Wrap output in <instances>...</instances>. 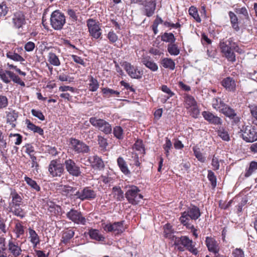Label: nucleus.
<instances>
[{
  "label": "nucleus",
  "mask_w": 257,
  "mask_h": 257,
  "mask_svg": "<svg viewBox=\"0 0 257 257\" xmlns=\"http://www.w3.org/2000/svg\"><path fill=\"white\" fill-rule=\"evenodd\" d=\"M219 47L223 56L228 61L232 63L236 61V56L234 52L241 54L242 51L232 38L221 41Z\"/></svg>",
  "instance_id": "obj_1"
},
{
  "label": "nucleus",
  "mask_w": 257,
  "mask_h": 257,
  "mask_svg": "<svg viewBox=\"0 0 257 257\" xmlns=\"http://www.w3.org/2000/svg\"><path fill=\"white\" fill-rule=\"evenodd\" d=\"M10 196L12 198V202L9 204L11 211L15 215L24 218L26 213L20 206L23 200L22 197L15 190L11 191Z\"/></svg>",
  "instance_id": "obj_2"
},
{
  "label": "nucleus",
  "mask_w": 257,
  "mask_h": 257,
  "mask_svg": "<svg viewBox=\"0 0 257 257\" xmlns=\"http://www.w3.org/2000/svg\"><path fill=\"white\" fill-rule=\"evenodd\" d=\"M140 191L141 190L137 186H130L125 193V197L130 203L132 205H137L143 198V196L140 193Z\"/></svg>",
  "instance_id": "obj_3"
},
{
  "label": "nucleus",
  "mask_w": 257,
  "mask_h": 257,
  "mask_svg": "<svg viewBox=\"0 0 257 257\" xmlns=\"http://www.w3.org/2000/svg\"><path fill=\"white\" fill-rule=\"evenodd\" d=\"M242 139L247 143H252L257 140V128L254 126H243L240 130Z\"/></svg>",
  "instance_id": "obj_4"
},
{
  "label": "nucleus",
  "mask_w": 257,
  "mask_h": 257,
  "mask_svg": "<svg viewBox=\"0 0 257 257\" xmlns=\"http://www.w3.org/2000/svg\"><path fill=\"white\" fill-rule=\"evenodd\" d=\"M89 122L93 126L97 127L105 134H109L112 132L111 125L103 119L91 117L89 118Z\"/></svg>",
  "instance_id": "obj_5"
},
{
  "label": "nucleus",
  "mask_w": 257,
  "mask_h": 257,
  "mask_svg": "<svg viewBox=\"0 0 257 257\" xmlns=\"http://www.w3.org/2000/svg\"><path fill=\"white\" fill-rule=\"evenodd\" d=\"M192 240L189 239L188 236H182L180 238L176 237L174 244L175 246L181 244L192 253L196 255L198 253V250L197 248L194 247V245L192 244Z\"/></svg>",
  "instance_id": "obj_6"
},
{
  "label": "nucleus",
  "mask_w": 257,
  "mask_h": 257,
  "mask_svg": "<svg viewBox=\"0 0 257 257\" xmlns=\"http://www.w3.org/2000/svg\"><path fill=\"white\" fill-rule=\"evenodd\" d=\"M127 74L133 79H140L143 75V71L138 70V67L134 66L130 63L124 61L121 64Z\"/></svg>",
  "instance_id": "obj_7"
},
{
  "label": "nucleus",
  "mask_w": 257,
  "mask_h": 257,
  "mask_svg": "<svg viewBox=\"0 0 257 257\" xmlns=\"http://www.w3.org/2000/svg\"><path fill=\"white\" fill-rule=\"evenodd\" d=\"M64 166L68 174L72 176L78 177L81 176L80 168L74 160L69 159L65 161Z\"/></svg>",
  "instance_id": "obj_8"
},
{
  "label": "nucleus",
  "mask_w": 257,
  "mask_h": 257,
  "mask_svg": "<svg viewBox=\"0 0 257 257\" xmlns=\"http://www.w3.org/2000/svg\"><path fill=\"white\" fill-rule=\"evenodd\" d=\"M67 218L77 224L84 225L86 223V219L83 216L82 213L78 210L71 209L66 213Z\"/></svg>",
  "instance_id": "obj_9"
},
{
  "label": "nucleus",
  "mask_w": 257,
  "mask_h": 257,
  "mask_svg": "<svg viewBox=\"0 0 257 257\" xmlns=\"http://www.w3.org/2000/svg\"><path fill=\"white\" fill-rule=\"evenodd\" d=\"M48 171L53 177H60L64 171V164L58 162L56 160H53L50 163Z\"/></svg>",
  "instance_id": "obj_10"
},
{
  "label": "nucleus",
  "mask_w": 257,
  "mask_h": 257,
  "mask_svg": "<svg viewBox=\"0 0 257 257\" xmlns=\"http://www.w3.org/2000/svg\"><path fill=\"white\" fill-rule=\"evenodd\" d=\"M99 25V22L93 19H89L87 21V25L90 35L96 39H98L101 35Z\"/></svg>",
  "instance_id": "obj_11"
},
{
  "label": "nucleus",
  "mask_w": 257,
  "mask_h": 257,
  "mask_svg": "<svg viewBox=\"0 0 257 257\" xmlns=\"http://www.w3.org/2000/svg\"><path fill=\"white\" fill-rule=\"evenodd\" d=\"M70 143L72 148L77 153H87L90 151L89 146L82 141L71 138Z\"/></svg>",
  "instance_id": "obj_12"
},
{
  "label": "nucleus",
  "mask_w": 257,
  "mask_h": 257,
  "mask_svg": "<svg viewBox=\"0 0 257 257\" xmlns=\"http://www.w3.org/2000/svg\"><path fill=\"white\" fill-rule=\"evenodd\" d=\"M201 214L200 210L197 206L191 205L190 207L188 208L187 211L181 213V216L196 220L199 218Z\"/></svg>",
  "instance_id": "obj_13"
},
{
  "label": "nucleus",
  "mask_w": 257,
  "mask_h": 257,
  "mask_svg": "<svg viewBox=\"0 0 257 257\" xmlns=\"http://www.w3.org/2000/svg\"><path fill=\"white\" fill-rule=\"evenodd\" d=\"M75 196L81 200H90L95 198L96 193L95 191L91 189L89 187H85L80 192L76 191Z\"/></svg>",
  "instance_id": "obj_14"
},
{
  "label": "nucleus",
  "mask_w": 257,
  "mask_h": 257,
  "mask_svg": "<svg viewBox=\"0 0 257 257\" xmlns=\"http://www.w3.org/2000/svg\"><path fill=\"white\" fill-rule=\"evenodd\" d=\"M205 244L209 251L213 253L215 255L218 254L220 250L219 244L214 238L206 237Z\"/></svg>",
  "instance_id": "obj_15"
},
{
  "label": "nucleus",
  "mask_w": 257,
  "mask_h": 257,
  "mask_svg": "<svg viewBox=\"0 0 257 257\" xmlns=\"http://www.w3.org/2000/svg\"><path fill=\"white\" fill-rule=\"evenodd\" d=\"M221 85L228 92H235L236 89V82L233 78L227 77L221 81Z\"/></svg>",
  "instance_id": "obj_16"
},
{
  "label": "nucleus",
  "mask_w": 257,
  "mask_h": 257,
  "mask_svg": "<svg viewBox=\"0 0 257 257\" xmlns=\"http://www.w3.org/2000/svg\"><path fill=\"white\" fill-rule=\"evenodd\" d=\"M202 115L204 118L211 124L220 125L222 123V120L220 117L214 115L212 113L209 111H204L202 112Z\"/></svg>",
  "instance_id": "obj_17"
},
{
  "label": "nucleus",
  "mask_w": 257,
  "mask_h": 257,
  "mask_svg": "<svg viewBox=\"0 0 257 257\" xmlns=\"http://www.w3.org/2000/svg\"><path fill=\"white\" fill-rule=\"evenodd\" d=\"M91 166L92 168L95 169L102 170L104 168V164L103 161L97 155L93 156L88 159Z\"/></svg>",
  "instance_id": "obj_18"
},
{
  "label": "nucleus",
  "mask_w": 257,
  "mask_h": 257,
  "mask_svg": "<svg viewBox=\"0 0 257 257\" xmlns=\"http://www.w3.org/2000/svg\"><path fill=\"white\" fill-rule=\"evenodd\" d=\"M58 190L60 191L61 193L64 196L67 197H71L72 196H75V193L76 191V188L73 187L68 185H60L58 188Z\"/></svg>",
  "instance_id": "obj_19"
},
{
  "label": "nucleus",
  "mask_w": 257,
  "mask_h": 257,
  "mask_svg": "<svg viewBox=\"0 0 257 257\" xmlns=\"http://www.w3.org/2000/svg\"><path fill=\"white\" fill-rule=\"evenodd\" d=\"M65 17H50L52 27L55 30H61L65 23Z\"/></svg>",
  "instance_id": "obj_20"
},
{
  "label": "nucleus",
  "mask_w": 257,
  "mask_h": 257,
  "mask_svg": "<svg viewBox=\"0 0 257 257\" xmlns=\"http://www.w3.org/2000/svg\"><path fill=\"white\" fill-rule=\"evenodd\" d=\"M142 62L143 64L152 71H156L158 69V65L149 56L144 57Z\"/></svg>",
  "instance_id": "obj_21"
},
{
  "label": "nucleus",
  "mask_w": 257,
  "mask_h": 257,
  "mask_svg": "<svg viewBox=\"0 0 257 257\" xmlns=\"http://www.w3.org/2000/svg\"><path fill=\"white\" fill-rule=\"evenodd\" d=\"M232 27L236 31H238L239 28L244 26V20H248V17L243 19L242 17H230Z\"/></svg>",
  "instance_id": "obj_22"
},
{
  "label": "nucleus",
  "mask_w": 257,
  "mask_h": 257,
  "mask_svg": "<svg viewBox=\"0 0 257 257\" xmlns=\"http://www.w3.org/2000/svg\"><path fill=\"white\" fill-rule=\"evenodd\" d=\"M219 112L229 118L232 116H234L236 113L234 109L226 103H222V107L220 109Z\"/></svg>",
  "instance_id": "obj_23"
},
{
  "label": "nucleus",
  "mask_w": 257,
  "mask_h": 257,
  "mask_svg": "<svg viewBox=\"0 0 257 257\" xmlns=\"http://www.w3.org/2000/svg\"><path fill=\"white\" fill-rule=\"evenodd\" d=\"M7 122L9 123L12 127L14 128L16 126V124L14 123L16 121L18 117V113L15 110H11L10 111H7Z\"/></svg>",
  "instance_id": "obj_24"
},
{
  "label": "nucleus",
  "mask_w": 257,
  "mask_h": 257,
  "mask_svg": "<svg viewBox=\"0 0 257 257\" xmlns=\"http://www.w3.org/2000/svg\"><path fill=\"white\" fill-rule=\"evenodd\" d=\"M75 231L72 229H67L63 231L61 239V243L67 244L70 240L74 236Z\"/></svg>",
  "instance_id": "obj_25"
},
{
  "label": "nucleus",
  "mask_w": 257,
  "mask_h": 257,
  "mask_svg": "<svg viewBox=\"0 0 257 257\" xmlns=\"http://www.w3.org/2000/svg\"><path fill=\"white\" fill-rule=\"evenodd\" d=\"M117 164L120 171L124 175H128L131 174L126 162L122 157H119L117 159Z\"/></svg>",
  "instance_id": "obj_26"
},
{
  "label": "nucleus",
  "mask_w": 257,
  "mask_h": 257,
  "mask_svg": "<svg viewBox=\"0 0 257 257\" xmlns=\"http://www.w3.org/2000/svg\"><path fill=\"white\" fill-rule=\"evenodd\" d=\"M156 0H149L145 5V11L147 16H151L156 9Z\"/></svg>",
  "instance_id": "obj_27"
},
{
  "label": "nucleus",
  "mask_w": 257,
  "mask_h": 257,
  "mask_svg": "<svg viewBox=\"0 0 257 257\" xmlns=\"http://www.w3.org/2000/svg\"><path fill=\"white\" fill-rule=\"evenodd\" d=\"M88 234L91 239L98 241H104L105 239L104 237L99 233V231L97 229H90L89 230Z\"/></svg>",
  "instance_id": "obj_28"
},
{
  "label": "nucleus",
  "mask_w": 257,
  "mask_h": 257,
  "mask_svg": "<svg viewBox=\"0 0 257 257\" xmlns=\"http://www.w3.org/2000/svg\"><path fill=\"white\" fill-rule=\"evenodd\" d=\"M113 197L117 201L124 200V193L119 186H114L112 188Z\"/></svg>",
  "instance_id": "obj_29"
},
{
  "label": "nucleus",
  "mask_w": 257,
  "mask_h": 257,
  "mask_svg": "<svg viewBox=\"0 0 257 257\" xmlns=\"http://www.w3.org/2000/svg\"><path fill=\"white\" fill-rule=\"evenodd\" d=\"M161 65L165 68L173 70L175 68V63L171 58H164L161 60Z\"/></svg>",
  "instance_id": "obj_30"
},
{
  "label": "nucleus",
  "mask_w": 257,
  "mask_h": 257,
  "mask_svg": "<svg viewBox=\"0 0 257 257\" xmlns=\"http://www.w3.org/2000/svg\"><path fill=\"white\" fill-rule=\"evenodd\" d=\"M27 127L29 130L33 131L34 133H37L41 136L44 135V130L40 127L36 125L30 121V120H26Z\"/></svg>",
  "instance_id": "obj_31"
},
{
  "label": "nucleus",
  "mask_w": 257,
  "mask_h": 257,
  "mask_svg": "<svg viewBox=\"0 0 257 257\" xmlns=\"http://www.w3.org/2000/svg\"><path fill=\"white\" fill-rule=\"evenodd\" d=\"M7 57L15 61L20 62L23 64V62L25 61L24 58L16 53L15 51H9L6 54Z\"/></svg>",
  "instance_id": "obj_32"
},
{
  "label": "nucleus",
  "mask_w": 257,
  "mask_h": 257,
  "mask_svg": "<svg viewBox=\"0 0 257 257\" xmlns=\"http://www.w3.org/2000/svg\"><path fill=\"white\" fill-rule=\"evenodd\" d=\"M29 233L30 234V238H31V242L34 244V246L35 247L40 243L39 237L36 231L31 228H29Z\"/></svg>",
  "instance_id": "obj_33"
},
{
  "label": "nucleus",
  "mask_w": 257,
  "mask_h": 257,
  "mask_svg": "<svg viewBox=\"0 0 257 257\" xmlns=\"http://www.w3.org/2000/svg\"><path fill=\"white\" fill-rule=\"evenodd\" d=\"M88 88L91 91H96L99 87V83L97 80L92 76H89Z\"/></svg>",
  "instance_id": "obj_34"
},
{
  "label": "nucleus",
  "mask_w": 257,
  "mask_h": 257,
  "mask_svg": "<svg viewBox=\"0 0 257 257\" xmlns=\"http://www.w3.org/2000/svg\"><path fill=\"white\" fill-rule=\"evenodd\" d=\"M257 170V162L251 161L249 167L246 169L244 173V177L247 178L250 176L253 173H254Z\"/></svg>",
  "instance_id": "obj_35"
},
{
  "label": "nucleus",
  "mask_w": 257,
  "mask_h": 257,
  "mask_svg": "<svg viewBox=\"0 0 257 257\" xmlns=\"http://www.w3.org/2000/svg\"><path fill=\"white\" fill-rule=\"evenodd\" d=\"M185 106L187 109H190V107L194 106L197 104V102L194 98L189 94H186L185 97Z\"/></svg>",
  "instance_id": "obj_36"
},
{
  "label": "nucleus",
  "mask_w": 257,
  "mask_h": 257,
  "mask_svg": "<svg viewBox=\"0 0 257 257\" xmlns=\"http://www.w3.org/2000/svg\"><path fill=\"white\" fill-rule=\"evenodd\" d=\"M167 50L171 55L176 56L180 53V49L178 45L175 43L169 44L167 47Z\"/></svg>",
  "instance_id": "obj_37"
},
{
  "label": "nucleus",
  "mask_w": 257,
  "mask_h": 257,
  "mask_svg": "<svg viewBox=\"0 0 257 257\" xmlns=\"http://www.w3.org/2000/svg\"><path fill=\"white\" fill-rule=\"evenodd\" d=\"M174 231L172 228V225L170 224H166L164 226V235L165 237L169 238L174 237Z\"/></svg>",
  "instance_id": "obj_38"
},
{
  "label": "nucleus",
  "mask_w": 257,
  "mask_h": 257,
  "mask_svg": "<svg viewBox=\"0 0 257 257\" xmlns=\"http://www.w3.org/2000/svg\"><path fill=\"white\" fill-rule=\"evenodd\" d=\"M124 221L115 222L112 224L113 231L116 232V233H121L124 231L123 228Z\"/></svg>",
  "instance_id": "obj_39"
},
{
  "label": "nucleus",
  "mask_w": 257,
  "mask_h": 257,
  "mask_svg": "<svg viewBox=\"0 0 257 257\" xmlns=\"http://www.w3.org/2000/svg\"><path fill=\"white\" fill-rule=\"evenodd\" d=\"M162 41L170 43H175L176 39L172 33H165L161 36Z\"/></svg>",
  "instance_id": "obj_40"
},
{
  "label": "nucleus",
  "mask_w": 257,
  "mask_h": 257,
  "mask_svg": "<svg viewBox=\"0 0 257 257\" xmlns=\"http://www.w3.org/2000/svg\"><path fill=\"white\" fill-rule=\"evenodd\" d=\"M252 117L254 118L252 121L253 124L257 126V104H252L248 106Z\"/></svg>",
  "instance_id": "obj_41"
},
{
  "label": "nucleus",
  "mask_w": 257,
  "mask_h": 257,
  "mask_svg": "<svg viewBox=\"0 0 257 257\" xmlns=\"http://www.w3.org/2000/svg\"><path fill=\"white\" fill-rule=\"evenodd\" d=\"M13 22L14 27L16 28L19 29L25 24L26 21L24 17H14L13 19Z\"/></svg>",
  "instance_id": "obj_42"
},
{
  "label": "nucleus",
  "mask_w": 257,
  "mask_h": 257,
  "mask_svg": "<svg viewBox=\"0 0 257 257\" xmlns=\"http://www.w3.org/2000/svg\"><path fill=\"white\" fill-rule=\"evenodd\" d=\"M9 249L14 255H19L21 252V249L18 246L15 245L12 241L9 243Z\"/></svg>",
  "instance_id": "obj_43"
},
{
  "label": "nucleus",
  "mask_w": 257,
  "mask_h": 257,
  "mask_svg": "<svg viewBox=\"0 0 257 257\" xmlns=\"http://www.w3.org/2000/svg\"><path fill=\"white\" fill-rule=\"evenodd\" d=\"M25 181L30 186H31V188H32L36 191H39L40 190V186L38 185L35 180H33L32 179L26 176L25 177Z\"/></svg>",
  "instance_id": "obj_44"
},
{
  "label": "nucleus",
  "mask_w": 257,
  "mask_h": 257,
  "mask_svg": "<svg viewBox=\"0 0 257 257\" xmlns=\"http://www.w3.org/2000/svg\"><path fill=\"white\" fill-rule=\"evenodd\" d=\"M48 58L49 61L52 65L54 66H59L60 65V61L55 53H49Z\"/></svg>",
  "instance_id": "obj_45"
},
{
  "label": "nucleus",
  "mask_w": 257,
  "mask_h": 257,
  "mask_svg": "<svg viewBox=\"0 0 257 257\" xmlns=\"http://www.w3.org/2000/svg\"><path fill=\"white\" fill-rule=\"evenodd\" d=\"M192 149L194 154L198 160L202 163L204 162L205 161V158L201 153L200 149L198 147L195 146L193 147Z\"/></svg>",
  "instance_id": "obj_46"
},
{
  "label": "nucleus",
  "mask_w": 257,
  "mask_h": 257,
  "mask_svg": "<svg viewBox=\"0 0 257 257\" xmlns=\"http://www.w3.org/2000/svg\"><path fill=\"white\" fill-rule=\"evenodd\" d=\"M8 75L9 77L15 82L18 84H20L21 86H24L25 83L23 81H22L21 78L18 76L16 75L12 71L8 72Z\"/></svg>",
  "instance_id": "obj_47"
},
{
  "label": "nucleus",
  "mask_w": 257,
  "mask_h": 257,
  "mask_svg": "<svg viewBox=\"0 0 257 257\" xmlns=\"http://www.w3.org/2000/svg\"><path fill=\"white\" fill-rule=\"evenodd\" d=\"M98 143L99 147L102 151H106V148L108 146L107 140L101 136H98Z\"/></svg>",
  "instance_id": "obj_48"
},
{
  "label": "nucleus",
  "mask_w": 257,
  "mask_h": 257,
  "mask_svg": "<svg viewBox=\"0 0 257 257\" xmlns=\"http://www.w3.org/2000/svg\"><path fill=\"white\" fill-rule=\"evenodd\" d=\"M129 155L131 157V158L129 159V160L132 161V163L130 164H133L138 167L140 166L141 163L139 162V157L137 154L134 152H130L129 153Z\"/></svg>",
  "instance_id": "obj_49"
},
{
  "label": "nucleus",
  "mask_w": 257,
  "mask_h": 257,
  "mask_svg": "<svg viewBox=\"0 0 257 257\" xmlns=\"http://www.w3.org/2000/svg\"><path fill=\"white\" fill-rule=\"evenodd\" d=\"M179 220L181 222V223L184 225L187 228L189 229L192 230V229H194V226L193 224L189 223V221L190 220L189 218H185L184 216H181L180 217Z\"/></svg>",
  "instance_id": "obj_50"
},
{
  "label": "nucleus",
  "mask_w": 257,
  "mask_h": 257,
  "mask_svg": "<svg viewBox=\"0 0 257 257\" xmlns=\"http://www.w3.org/2000/svg\"><path fill=\"white\" fill-rule=\"evenodd\" d=\"M207 178L211 182L212 187L214 188L216 186V177L214 173L211 170L208 171Z\"/></svg>",
  "instance_id": "obj_51"
},
{
  "label": "nucleus",
  "mask_w": 257,
  "mask_h": 257,
  "mask_svg": "<svg viewBox=\"0 0 257 257\" xmlns=\"http://www.w3.org/2000/svg\"><path fill=\"white\" fill-rule=\"evenodd\" d=\"M113 134L117 139H123V130L120 126H116L113 128Z\"/></svg>",
  "instance_id": "obj_52"
},
{
  "label": "nucleus",
  "mask_w": 257,
  "mask_h": 257,
  "mask_svg": "<svg viewBox=\"0 0 257 257\" xmlns=\"http://www.w3.org/2000/svg\"><path fill=\"white\" fill-rule=\"evenodd\" d=\"M212 107L215 109L220 111V109L222 107V103H225L222 101L219 97L214 98L212 99Z\"/></svg>",
  "instance_id": "obj_53"
},
{
  "label": "nucleus",
  "mask_w": 257,
  "mask_h": 257,
  "mask_svg": "<svg viewBox=\"0 0 257 257\" xmlns=\"http://www.w3.org/2000/svg\"><path fill=\"white\" fill-rule=\"evenodd\" d=\"M10 71L9 70H4L0 68V78L6 83H9L11 81L8 75V72Z\"/></svg>",
  "instance_id": "obj_54"
},
{
  "label": "nucleus",
  "mask_w": 257,
  "mask_h": 257,
  "mask_svg": "<svg viewBox=\"0 0 257 257\" xmlns=\"http://www.w3.org/2000/svg\"><path fill=\"white\" fill-rule=\"evenodd\" d=\"M217 135L224 141H228L230 140L228 133L225 131L223 127H219L217 131Z\"/></svg>",
  "instance_id": "obj_55"
},
{
  "label": "nucleus",
  "mask_w": 257,
  "mask_h": 257,
  "mask_svg": "<svg viewBox=\"0 0 257 257\" xmlns=\"http://www.w3.org/2000/svg\"><path fill=\"white\" fill-rule=\"evenodd\" d=\"M102 91L103 93L106 95L107 97H109L110 96L112 95V94H115L116 95H118L120 94V92L114 90L112 89L108 88H103L102 89Z\"/></svg>",
  "instance_id": "obj_56"
},
{
  "label": "nucleus",
  "mask_w": 257,
  "mask_h": 257,
  "mask_svg": "<svg viewBox=\"0 0 257 257\" xmlns=\"http://www.w3.org/2000/svg\"><path fill=\"white\" fill-rule=\"evenodd\" d=\"M15 230L17 234V237H19L21 235H23L24 233V226L20 222L16 224Z\"/></svg>",
  "instance_id": "obj_57"
},
{
  "label": "nucleus",
  "mask_w": 257,
  "mask_h": 257,
  "mask_svg": "<svg viewBox=\"0 0 257 257\" xmlns=\"http://www.w3.org/2000/svg\"><path fill=\"white\" fill-rule=\"evenodd\" d=\"M234 12L237 15H242L244 16H248L247 11L245 7H240L237 6L234 9Z\"/></svg>",
  "instance_id": "obj_58"
},
{
  "label": "nucleus",
  "mask_w": 257,
  "mask_h": 257,
  "mask_svg": "<svg viewBox=\"0 0 257 257\" xmlns=\"http://www.w3.org/2000/svg\"><path fill=\"white\" fill-rule=\"evenodd\" d=\"M31 113L33 116L37 117L41 120H44L45 119V116L40 110L32 109L31 110Z\"/></svg>",
  "instance_id": "obj_59"
},
{
  "label": "nucleus",
  "mask_w": 257,
  "mask_h": 257,
  "mask_svg": "<svg viewBox=\"0 0 257 257\" xmlns=\"http://www.w3.org/2000/svg\"><path fill=\"white\" fill-rule=\"evenodd\" d=\"M163 22V21L160 18V17H157V18L154 21L153 25L152 26V30L154 33V34L156 35L158 33V26L159 24H161Z\"/></svg>",
  "instance_id": "obj_60"
},
{
  "label": "nucleus",
  "mask_w": 257,
  "mask_h": 257,
  "mask_svg": "<svg viewBox=\"0 0 257 257\" xmlns=\"http://www.w3.org/2000/svg\"><path fill=\"white\" fill-rule=\"evenodd\" d=\"M9 11V9L5 2L0 4V16H5Z\"/></svg>",
  "instance_id": "obj_61"
},
{
  "label": "nucleus",
  "mask_w": 257,
  "mask_h": 257,
  "mask_svg": "<svg viewBox=\"0 0 257 257\" xmlns=\"http://www.w3.org/2000/svg\"><path fill=\"white\" fill-rule=\"evenodd\" d=\"M189 109L191 111V115L193 117H197L200 111L197 104L194 105V106L190 107Z\"/></svg>",
  "instance_id": "obj_62"
},
{
  "label": "nucleus",
  "mask_w": 257,
  "mask_h": 257,
  "mask_svg": "<svg viewBox=\"0 0 257 257\" xmlns=\"http://www.w3.org/2000/svg\"><path fill=\"white\" fill-rule=\"evenodd\" d=\"M8 105V99L6 96L0 95V109L6 107Z\"/></svg>",
  "instance_id": "obj_63"
},
{
  "label": "nucleus",
  "mask_w": 257,
  "mask_h": 257,
  "mask_svg": "<svg viewBox=\"0 0 257 257\" xmlns=\"http://www.w3.org/2000/svg\"><path fill=\"white\" fill-rule=\"evenodd\" d=\"M233 257H244V251L240 248H236L232 252Z\"/></svg>",
  "instance_id": "obj_64"
}]
</instances>
